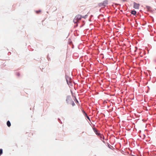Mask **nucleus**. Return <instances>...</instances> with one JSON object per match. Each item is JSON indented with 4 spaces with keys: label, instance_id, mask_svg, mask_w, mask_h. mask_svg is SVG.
Here are the masks:
<instances>
[{
    "label": "nucleus",
    "instance_id": "nucleus-1",
    "mask_svg": "<svg viewBox=\"0 0 156 156\" xmlns=\"http://www.w3.org/2000/svg\"><path fill=\"white\" fill-rule=\"evenodd\" d=\"M82 17L81 15L78 14L75 17L73 21L75 23H77L79 20H81Z\"/></svg>",
    "mask_w": 156,
    "mask_h": 156
},
{
    "label": "nucleus",
    "instance_id": "nucleus-2",
    "mask_svg": "<svg viewBox=\"0 0 156 156\" xmlns=\"http://www.w3.org/2000/svg\"><path fill=\"white\" fill-rule=\"evenodd\" d=\"M140 5L139 4L136 3L135 2L134 3L133 7L135 9H138Z\"/></svg>",
    "mask_w": 156,
    "mask_h": 156
},
{
    "label": "nucleus",
    "instance_id": "nucleus-3",
    "mask_svg": "<svg viewBox=\"0 0 156 156\" xmlns=\"http://www.w3.org/2000/svg\"><path fill=\"white\" fill-rule=\"evenodd\" d=\"M108 3V1L106 0L103 2V3L102 4H100V5H104L105 6L107 5Z\"/></svg>",
    "mask_w": 156,
    "mask_h": 156
},
{
    "label": "nucleus",
    "instance_id": "nucleus-4",
    "mask_svg": "<svg viewBox=\"0 0 156 156\" xmlns=\"http://www.w3.org/2000/svg\"><path fill=\"white\" fill-rule=\"evenodd\" d=\"M93 130L94 132L97 135H99V134H100V133H98V130L97 129H96L95 128H94L93 129Z\"/></svg>",
    "mask_w": 156,
    "mask_h": 156
},
{
    "label": "nucleus",
    "instance_id": "nucleus-5",
    "mask_svg": "<svg viewBox=\"0 0 156 156\" xmlns=\"http://www.w3.org/2000/svg\"><path fill=\"white\" fill-rule=\"evenodd\" d=\"M7 125L8 127H10L11 126V123L9 121L7 122Z\"/></svg>",
    "mask_w": 156,
    "mask_h": 156
},
{
    "label": "nucleus",
    "instance_id": "nucleus-6",
    "mask_svg": "<svg viewBox=\"0 0 156 156\" xmlns=\"http://www.w3.org/2000/svg\"><path fill=\"white\" fill-rule=\"evenodd\" d=\"M136 12L135 11H132L131 13L134 15H135L136 14Z\"/></svg>",
    "mask_w": 156,
    "mask_h": 156
},
{
    "label": "nucleus",
    "instance_id": "nucleus-7",
    "mask_svg": "<svg viewBox=\"0 0 156 156\" xmlns=\"http://www.w3.org/2000/svg\"><path fill=\"white\" fill-rule=\"evenodd\" d=\"M69 79V80H68V79H66V81L67 83L69 85L71 83V82L70 81V79Z\"/></svg>",
    "mask_w": 156,
    "mask_h": 156
},
{
    "label": "nucleus",
    "instance_id": "nucleus-8",
    "mask_svg": "<svg viewBox=\"0 0 156 156\" xmlns=\"http://www.w3.org/2000/svg\"><path fill=\"white\" fill-rule=\"evenodd\" d=\"M3 153V150L2 149H0V156Z\"/></svg>",
    "mask_w": 156,
    "mask_h": 156
},
{
    "label": "nucleus",
    "instance_id": "nucleus-9",
    "mask_svg": "<svg viewBox=\"0 0 156 156\" xmlns=\"http://www.w3.org/2000/svg\"><path fill=\"white\" fill-rule=\"evenodd\" d=\"M99 136H100L101 137V138H103V139H104V136L103 135H101L100 134H99Z\"/></svg>",
    "mask_w": 156,
    "mask_h": 156
},
{
    "label": "nucleus",
    "instance_id": "nucleus-10",
    "mask_svg": "<svg viewBox=\"0 0 156 156\" xmlns=\"http://www.w3.org/2000/svg\"><path fill=\"white\" fill-rule=\"evenodd\" d=\"M72 105H73V106H74V105H75V104L73 101H72Z\"/></svg>",
    "mask_w": 156,
    "mask_h": 156
},
{
    "label": "nucleus",
    "instance_id": "nucleus-11",
    "mask_svg": "<svg viewBox=\"0 0 156 156\" xmlns=\"http://www.w3.org/2000/svg\"><path fill=\"white\" fill-rule=\"evenodd\" d=\"M88 119H89V120L90 121V118L88 116H87L86 117Z\"/></svg>",
    "mask_w": 156,
    "mask_h": 156
},
{
    "label": "nucleus",
    "instance_id": "nucleus-12",
    "mask_svg": "<svg viewBox=\"0 0 156 156\" xmlns=\"http://www.w3.org/2000/svg\"><path fill=\"white\" fill-rule=\"evenodd\" d=\"M84 115H85V116H86V117H87V113H84Z\"/></svg>",
    "mask_w": 156,
    "mask_h": 156
},
{
    "label": "nucleus",
    "instance_id": "nucleus-13",
    "mask_svg": "<svg viewBox=\"0 0 156 156\" xmlns=\"http://www.w3.org/2000/svg\"><path fill=\"white\" fill-rule=\"evenodd\" d=\"M82 112L84 114V113H85L86 112H85L83 110H82Z\"/></svg>",
    "mask_w": 156,
    "mask_h": 156
},
{
    "label": "nucleus",
    "instance_id": "nucleus-14",
    "mask_svg": "<svg viewBox=\"0 0 156 156\" xmlns=\"http://www.w3.org/2000/svg\"><path fill=\"white\" fill-rule=\"evenodd\" d=\"M122 1L123 2H125L127 1V0H122Z\"/></svg>",
    "mask_w": 156,
    "mask_h": 156
},
{
    "label": "nucleus",
    "instance_id": "nucleus-15",
    "mask_svg": "<svg viewBox=\"0 0 156 156\" xmlns=\"http://www.w3.org/2000/svg\"><path fill=\"white\" fill-rule=\"evenodd\" d=\"M75 100H76V102H78V101H77V100L76 99V98H75Z\"/></svg>",
    "mask_w": 156,
    "mask_h": 156
},
{
    "label": "nucleus",
    "instance_id": "nucleus-16",
    "mask_svg": "<svg viewBox=\"0 0 156 156\" xmlns=\"http://www.w3.org/2000/svg\"><path fill=\"white\" fill-rule=\"evenodd\" d=\"M39 12H40V11H39ZM37 12L38 13V11H37Z\"/></svg>",
    "mask_w": 156,
    "mask_h": 156
}]
</instances>
